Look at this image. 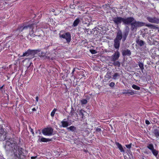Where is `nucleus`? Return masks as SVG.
<instances>
[{
    "label": "nucleus",
    "mask_w": 159,
    "mask_h": 159,
    "mask_svg": "<svg viewBox=\"0 0 159 159\" xmlns=\"http://www.w3.org/2000/svg\"><path fill=\"white\" fill-rule=\"evenodd\" d=\"M6 148L14 155L15 159H24L25 157L23 149L18 146L16 139H11L7 142Z\"/></svg>",
    "instance_id": "obj_1"
},
{
    "label": "nucleus",
    "mask_w": 159,
    "mask_h": 159,
    "mask_svg": "<svg viewBox=\"0 0 159 159\" xmlns=\"http://www.w3.org/2000/svg\"><path fill=\"white\" fill-rule=\"evenodd\" d=\"M130 25H131V30L136 31L138 27L144 25L145 23L137 21L134 18L130 17Z\"/></svg>",
    "instance_id": "obj_2"
},
{
    "label": "nucleus",
    "mask_w": 159,
    "mask_h": 159,
    "mask_svg": "<svg viewBox=\"0 0 159 159\" xmlns=\"http://www.w3.org/2000/svg\"><path fill=\"white\" fill-rule=\"evenodd\" d=\"M40 51L41 50L39 49L36 50H31L30 49H29L23 53L21 57L30 56L28 59H30L33 58L34 57L35 54Z\"/></svg>",
    "instance_id": "obj_3"
},
{
    "label": "nucleus",
    "mask_w": 159,
    "mask_h": 159,
    "mask_svg": "<svg viewBox=\"0 0 159 159\" xmlns=\"http://www.w3.org/2000/svg\"><path fill=\"white\" fill-rule=\"evenodd\" d=\"M128 34V32L127 31H125L124 32L122 35L121 31L119 30L117 31L116 33V35L115 39L120 41L122 39V41L124 42L126 39Z\"/></svg>",
    "instance_id": "obj_4"
},
{
    "label": "nucleus",
    "mask_w": 159,
    "mask_h": 159,
    "mask_svg": "<svg viewBox=\"0 0 159 159\" xmlns=\"http://www.w3.org/2000/svg\"><path fill=\"white\" fill-rule=\"evenodd\" d=\"M59 37L66 40V42L69 43L71 40V35L69 32H64L61 34L60 32L59 34Z\"/></svg>",
    "instance_id": "obj_5"
},
{
    "label": "nucleus",
    "mask_w": 159,
    "mask_h": 159,
    "mask_svg": "<svg viewBox=\"0 0 159 159\" xmlns=\"http://www.w3.org/2000/svg\"><path fill=\"white\" fill-rule=\"evenodd\" d=\"M53 130L52 127L45 128L42 130V133L44 135L50 136L53 134Z\"/></svg>",
    "instance_id": "obj_6"
},
{
    "label": "nucleus",
    "mask_w": 159,
    "mask_h": 159,
    "mask_svg": "<svg viewBox=\"0 0 159 159\" xmlns=\"http://www.w3.org/2000/svg\"><path fill=\"white\" fill-rule=\"evenodd\" d=\"M146 19L149 22L157 24L159 23V18L155 16H147Z\"/></svg>",
    "instance_id": "obj_7"
},
{
    "label": "nucleus",
    "mask_w": 159,
    "mask_h": 159,
    "mask_svg": "<svg viewBox=\"0 0 159 159\" xmlns=\"http://www.w3.org/2000/svg\"><path fill=\"white\" fill-rule=\"evenodd\" d=\"M120 56V53L118 51H117L111 57V61H116L118 59Z\"/></svg>",
    "instance_id": "obj_8"
},
{
    "label": "nucleus",
    "mask_w": 159,
    "mask_h": 159,
    "mask_svg": "<svg viewBox=\"0 0 159 159\" xmlns=\"http://www.w3.org/2000/svg\"><path fill=\"white\" fill-rule=\"evenodd\" d=\"M39 138L38 139V142H47L52 140V139H47L44 138L43 137H41L40 135L38 136Z\"/></svg>",
    "instance_id": "obj_9"
},
{
    "label": "nucleus",
    "mask_w": 159,
    "mask_h": 159,
    "mask_svg": "<svg viewBox=\"0 0 159 159\" xmlns=\"http://www.w3.org/2000/svg\"><path fill=\"white\" fill-rule=\"evenodd\" d=\"M122 17L117 16L113 18V21L116 24L118 25L122 22Z\"/></svg>",
    "instance_id": "obj_10"
},
{
    "label": "nucleus",
    "mask_w": 159,
    "mask_h": 159,
    "mask_svg": "<svg viewBox=\"0 0 159 159\" xmlns=\"http://www.w3.org/2000/svg\"><path fill=\"white\" fill-rule=\"evenodd\" d=\"M153 135L157 138L159 137V127L157 128H154L152 131Z\"/></svg>",
    "instance_id": "obj_11"
},
{
    "label": "nucleus",
    "mask_w": 159,
    "mask_h": 159,
    "mask_svg": "<svg viewBox=\"0 0 159 159\" xmlns=\"http://www.w3.org/2000/svg\"><path fill=\"white\" fill-rule=\"evenodd\" d=\"M24 30L23 26H20L16 30L14 31V34L16 36H17L19 34Z\"/></svg>",
    "instance_id": "obj_12"
},
{
    "label": "nucleus",
    "mask_w": 159,
    "mask_h": 159,
    "mask_svg": "<svg viewBox=\"0 0 159 159\" xmlns=\"http://www.w3.org/2000/svg\"><path fill=\"white\" fill-rule=\"evenodd\" d=\"M120 41L119 40L114 39V45L116 49H119L120 46Z\"/></svg>",
    "instance_id": "obj_13"
},
{
    "label": "nucleus",
    "mask_w": 159,
    "mask_h": 159,
    "mask_svg": "<svg viewBox=\"0 0 159 159\" xmlns=\"http://www.w3.org/2000/svg\"><path fill=\"white\" fill-rule=\"evenodd\" d=\"M31 29V30L30 31V36L34 37L35 36H38L39 37H40L41 36V34H39L38 35H36L35 34H34V28H33V24H32V28H31L30 29Z\"/></svg>",
    "instance_id": "obj_14"
},
{
    "label": "nucleus",
    "mask_w": 159,
    "mask_h": 159,
    "mask_svg": "<svg viewBox=\"0 0 159 159\" xmlns=\"http://www.w3.org/2000/svg\"><path fill=\"white\" fill-rule=\"evenodd\" d=\"M66 119H64L61 121V126L64 128L66 127L69 125V123L67 121H66Z\"/></svg>",
    "instance_id": "obj_15"
},
{
    "label": "nucleus",
    "mask_w": 159,
    "mask_h": 159,
    "mask_svg": "<svg viewBox=\"0 0 159 159\" xmlns=\"http://www.w3.org/2000/svg\"><path fill=\"white\" fill-rule=\"evenodd\" d=\"M136 42L140 47L143 46L145 44L144 41L139 39H137L136 40Z\"/></svg>",
    "instance_id": "obj_16"
},
{
    "label": "nucleus",
    "mask_w": 159,
    "mask_h": 159,
    "mask_svg": "<svg viewBox=\"0 0 159 159\" xmlns=\"http://www.w3.org/2000/svg\"><path fill=\"white\" fill-rule=\"evenodd\" d=\"M80 21V19L79 18H77L74 20L73 24L72 26L73 27H76L79 23Z\"/></svg>",
    "instance_id": "obj_17"
},
{
    "label": "nucleus",
    "mask_w": 159,
    "mask_h": 159,
    "mask_svg": "<svg viewBox=\"0 0 159 159\" xmlns=\"http://www.w3.org/2000/svg\"><path fill=\"white\" fill-rule=\"evenodd\" d=\"M116 144L117 147L119 148V149L120 150V152H124V150L122 145L119 143L118 142H116Z\"/></svg>",
    "instance_id": "obj_18"
},
{
    "label": "nucleus",
    "mask_w": 159,
    "mask_h": 159,
    "mask_svg": "<svg viewBox=\"0 0 159 159\" xmlns=\"http://www.w3.org/2000/svg\"><path fill=\"white\" fill-rule=\"evenodd\" d=\"M145 26L148 27L150 28L151 29H158V27H157L156 25H153L151 24H146L145 25Z\"/></svg>",
    "instance_id": "obj_19"
},
{
    "label": "nucleus",
    "mask_w": 159,
    "mask_h": 159,
    "mask_svg": "<svg viewBox=\"0 0 159 159\" xmlns=\"http://www.w3.org/2000/svg\"><path fill=\"white\" fill-rule=\"evenodd\" d=\"M122 22L123 24L126 25L129 24V17H128L126 19H124L122 18Z\"/></svg>",
    "instance_id": "obj_20"
},
{
    "label": "nucleus",
    "mask_w": 159,
    "mask_h": 159,
    "mask_svg": "<svg viewBox=\"0 0 159 159\" xmlns=\"http://www.w3.org/2000/svg\"><path fill=\"white\" fill-rule=\"evenodd\" d=\"M68 130H70L72 132H74L76 130V127L74 126H71L67 128Z\"/></svg>",
    "instance_id": "obj_21"
},
{
    "label": "nucleus",
    "mask_w": 159,
    "mask_h": 159,
    "mask_svg": "<svg viewBox=\"0 0 159 159\" xmlns=\"http://www.w3.org/2000/svg\"><path fill=\"white\" fill-rule=\"evenodd\" d=\"M113 65L116 66L120 67V63L118 61H113Z\"/></svg>",
    "instance_id": "obj_22"
},
{
    "label": "nucleus",
    "mask_w": 159,
    "mask_h": 159,
    "mask_svg": "<svg viewBox=\"0 0 159 159\" xmlns=\"http://www.w3.org/2000/svg\"><path fill=\"white\" fill-rule=\"evenodd\" d=\"M102 131V129L100 128L97 127L96 128L95 131L94 132V133H95L97 134H101Z\"/></svg>",
    "instance_id": "obj_23"
},
{
    "label": "nucleus",
    "mask_w": 159,
    "mask_h": 159,
    "mask_svg": "<svg viewBox=\"0 0 159 159\" xmlns=\"http://www.w3.org/2000/svg\"><path fill=\"white\" fill-rule=\"evenodd\" d=\"M120 77V75L118 73H115L113 76V79L114 80H116V79H118Z\"/></svg>",
    "instance_id": "obj_24"
},
{
    "label": "nucleus",
    "mask_w": 159,
    "mask_h": 159,
    "mask_svg": "<svg viewBox=\"0 0 159 159\" xmlns=\"http://www.w3.org/2000/svg\"><path fill=\"white\" fill-rule=\"evenodd\" d=\"M122 54L123 56H125L126 55L129 54V50H124L122 52Z\"/></svg>",
    "instance_id": "obj_25"
},
{
    "label": "nucleus",
    "mask_w": 159,
    "mask_h": 159,
    "mask_svg": "<svg viewBox=\"0 0 159 159\" xmlns=\"http://www.w3.org/2000/svg\"><path fill=\"white\" fill-rule=\"evenodd\" d=\"M22 26H23V27L24 30H27L28 28H29L30 29L31 28H32V24L29 25H23Z\"/></svg>",
    "instance_id": "obj_26"
},
{
    "label": "nucleus",
    "mask_w": 159,
    "mask_h": 159,
    "mask_svg": "<svg viewBox=\"0 0 159 159\" xmlns=\"http://www.w3.org/2000/svg\"><path fill=\"white\" fill-rule=\"evenodd\" d=\"M138 66L141 70H143V69H144V65L143 63L139 61L138 62Z\"/></svg>",
    "instance_id": "obj_27"
},
{
    "label": "nucleus",
    "mask_w": 159,
    "mask_h": 159,
    "mask_svg": "<svg viewBox=\"0 0 159 159\" xmlns=\"http://www.w3.org/2000/svg\"><path fill=\"white\" fill-rule=\"evenodd\" d=\"M152 153L157 158V156L158 153V152L155 149H153L152 151Z\"/></svg>",
    "instance_id": "obj_28"
},
{
    "label": "nucleus",
    "mask_w": 159,
    "mask_h": 159,
    "mask_svg": "<svg viewBox=\"0 0 159 159\" xmlns=\"http://www.w3.org/2000/svg\"><path fill=\"white\" fill-rule=\"evenodd\" d=\"M84 111L82 110H80L79 111V115L82 118H83L84 116Z\"/></svg>",
    "instance_id": "obj_29"
},
{
    "label": "nucleus",
    "mask_w": 159,
    "mask_h": 159,
    "mask_svg": "<svg viewBox=\"0 0 159 159\" xmlns=\"http://www.w3.org/2000/svg\"><path fill=\"white\" fill-rule=\"evenodd\" d=\"M147 148L151 151L154 149L153 145L152 144H149Z\"/></svg>",
    "instance_id": "obj_30"
},
{
    "label": "nucleus",
    "mask_w": 159,
    "mask_h": 159,
    "mask_svg": "<svg viewBox=\"0 0 159 159\" xmlns=\"http://www.w3.org/2000/svg\"><path fill=\"white\" fill-rule=\"evenodd\" d=\"M132 87L134 89L137 90H139L140 89V87L135 84H133Z\"/></svg>",
    "instance_id": "obj_31"
},
{
    "label": "nucleus",
    "mask_w": 159,
    "mask_h": 159,
    "mask_svg": "<svg viewBox=\"0 0 159 159\" xmlns=\"http://www.w3.org/2000/svg\"><path fill=\"white\" fill-rule=\"evenodd\" d=\"M57 110V109L56 108H54L52 111L51 113V117H53L54 116V114Z\"/></svg>",
    "instance_id": "obj_32"
},
{
    "label": "nucleus",
    "mask_w": 159,
    "mask_h": 159,
    "mask_svg": "<svg viewBox=\"0 0 159 159\" xmlns=\"http://www.w3.org/2000/svg\"><path fill=\"white\" fill-rule=\"evenodd\" d=\"M80 102L81 105L85 104L87 103V101L85 99H82L81 100Z\"/></svg>",
    "instance_id": "obj_33"
},
{
    "label": "nucleus",
    "mask_w": 159,
    "mask_h": 159,
    "mask_svg": "<svg viewBox=\"0 0 159 159\" xmlns=\"http://www.w3.org/2000/svg\"><path fill=\"white\" fill-rule=\"evenodd\" d=\"M137 93V92L136 91L130 90V95H133L134 94H136Z\"/></svg>",
    "instance_id": "obj_34"
},
{
    "label": "nucleus",
    "mask_w": 159,
    "mask_h": 159,
    "mask_svg": "<svg viewBox=\"0 0 159 159\" xmlns=\"http://www.w3.org/2000/svg\"><path fill=\"white\" fill-rule=\"evenodd\" d=\"M4 133H5V132L4 129L2 128H0V134L3 135Z\"/></svg>",
    "instance_id": "obj_35"
},
{
    "label": "nucleus",
    "mask_w": 159,
    "mask_h": 159,
    "mask_svg": "<svg viewBox=\"0 0 159 159\" xmlns=\"http://www.w3.org/2000/svg\"><path fill=\"white\" fill-rule=\"evenodd\" d=\"M29 128L30 129V132L32 133V134L33 136H34V133L33 129H32L31 128V127L30 126H29Z\"/></svg>",
    "instance_id": "obj_36"
},
{
    "label": "nucleus",
    "mask_w": 159,
    "mask_h": 159,
    "mask_svg": "<svg viewBox=\"0 0 159 159\" xmlns=\"http://www.w3.org/2000/svg\"><path fill=\"white\" fill-rule=\"evenodd\" d=\"M89 51L92 54H95L97 53L96 50L93 49L90 50Z\"/></svg>",
    "instance_id": "obj_37"
},
{
    "label": "nucleus",
    "mask_w": 159,
    "mask_h": 159,
    "mask_svg": "<svg viewBox=\"0 0 159 159\" xmlns=\"http://www.w3.org/2000/svg\"><path fill=\"white\" fill-rule=\"evenodd\" d=\"M122 93L123 94L129 93V90L124 89L122 90Z\"/></svg>",
    "instance_id": "obj_38"
},
{
    "label": "nucleus",
    "mask_w": 159,
    "mask_h": 159,
    "mask_svg": "<svg viewBox=\"0 0 159 159\" xmlns=\"http://www.w3.org/2000/svg\"><path fill=\"white\" fill-rule=\"evenodd\" d=\"M46 55V53L43 52H41V53H39V56L40 57H44Z\"/></svg>",
    "instance_id": "obj_39"
},
{
    "label": "nucleus",
    "mask_w": 159,
    "mask_h": 159,
    "mask_svg": "<svg viewBox=\"0 0 159 159\" xmlns=\"http://www.w3.org/2000/svg\"><path fill=\"white\" fill-rule=\"evenodd\" d=\"M138 76H139V74L137 73H134V74H133V77L134 78H135L136 77H137Z\"/></svg>",
    "instance_id": "obj_40"
},
{
    "label": "nucleus",
    "mask_w": 159,
    "mask_h": 159,
    "mask_svg": "<svg viewBox=\"0 0 159 159\" xmlns=\"http://www.w3.org/2000/svg\"><path fill=\"white\" fill-rule=\"evenodd\" d=\"M124 157L125 159H128V158L127 157V155L129 156V155L127 152H125L124 154Z\"/></svg>",
    "instance_id": "obj_41"
},
{
    "label": "nucleus",
    "mask_w": 159,
    "mask_h": 159,
    "mask_svg": "<svg viewBox=\"0 0 159 159\" xmlns=\"http://www.w3.org/2000/svg\"><path fill=\"white\" fill-rule=\"evenodd\" d=\"M0 91H1V93L2 94H4L5 93V90L4 89H1L0 90Z\"/></svg>",
    "instance_id": "obj_42"
},
{
    "label": "nucleus",
    "mask_w": 159,
    "mask_h": 159,
    "mask_svg": "<svg viewBox=\"0 0 159 159\" xmlns=\"http://www.w3.org/2000/svg\"><path fill=\"white\" fill-rule=\"evenodd\" d=\"M114 85L115 83L113 82H111L109 84L110 86H111V87H113L114 86Z\"/></svg>",
    "instance_id": "obj_43"
},
{
    "label": "nucleus",
    "mask_w": 159,
    "mask_h": 159,
    "mask_svg": "<svg viewBox=\"0 0 159 159\" xmlns=\"http://www.w3.org/2000/svg\"><path fill=\"white\" fill-rule=\"evenodd\" d=\"M141 70V71H142V73L143 74V75H147V73H145L144 72V69H143V70Z\"/></svg>",
    "instance_id": "obj_44"
},
{
    "label": "nucleus",
    "mask_w": 159,
    "mask_h": 159,
    "mask_svg": "<svg viewBox=\"0 0 159 159\" xmlns=\"http://www.w3.org/2000/svg\"><path fill=\"white\" fill-rule=\"evenodd\" d=\"M145 123L147 125H149L150 124V122L147 120L145 121Z\"/></svg>",
    "instance_id": "obj_45"
},
{
    "label": "nucleus",
    "mask_w": 159,
    "mask_h": 159,
    "mask_svg": "<svg viewBox=\"0 0 159 159\" xmlns=\"http://www.w3.org/2000/svg\"><path fill=\"white\" fill-rule=\"evenodd\" d=\"M37 156H32L31 157V159H35L37 158Z\"/></svg>",
    "instance_id": "obj_46"
},
{
    "label": "nucleus",
    "mask_w": 159,
    "mask_h": 159,
    "mask_svg": "<svg viewBox=\"0 0 159 159\" xmlns=\"http://www.w3.org/2000/svg\"><path fill=\"white\" fill-rule=\"evenodd\" d=\"M36 101L37 102H38L39 101V97L38 96H36L35 98Z\"/></svg>",
    "instance_id": "obj_47"
},
{
    "label": "nucleus",
    "mask_w": 159,
    "mask_h": 159,
    "mask_svg": "<svg viewBox=\"0 0 159 159\" xmlns=\"http://www.w3.org/2000/svg\"><path fill=\"white\" fill-rule=\"evenodd\" d=\"M147 33H144L142 34V36L144 37V36H146Z\"/></svg>",
    "instance_id": "obj_48"
},
{
    "label": "nucleus",
    "mask_w": 159,
    "mask_h": 159,
    "mask_svg": "<svg viewBox=\"0 0 159 159\" xmlns=\"http://www.w3.org/2000/svg\"><path fill=\"white\" fill-rule=\"evenodd\" d=\"M5 86V85L3 84L2 86L0 87V90L3 89V87Z\"/></svg>",
    "instance_id": "obj_49"
},
{
    "label": "nucleus",
    "mask_w": 159,
    "mask_h": 159,
    "mask_svg": "<svg viewBox=\"0 0 159 159\" xmlns=\"http://www.w3.org/2000/svg\"><path fill=\"white\" fill-rule=\"evenodd\" d=\"M32 111H36V109L35 108H34L32 109Z\"/></svg>",
    "instance_id": "obj_50"
},
{
    "label": "nucleus",
    "mask_w": 159,
    "mask_h": 159,
    "mask_svg": "<svg viewBox=\"0 0 159 159\" xmlns=\"http://www.w3.org/2000/svg\"><path fill=\"white\" fill-rule=\"evenodd\" d=\"M126 147L128 148H129V144L126 145Z\"/></svg>",
    "instance_id": "obj_51"
},
{
    "label": "nucleus",
    "mask_w": 159,
    "mask_h": 159,
    "mask_svg": "<svg viewBox=\"0 0 159 159\" xmlns=\"http://www.w3.org/2000/svg\"><path fill=\"white\" fill-rule=\"evenodd\" d=\"M75 71V69H74L72 72V73L73 74L74 73V72Z\"/></svg>",
    "instance_id": "obj_52"
},
{
    "label": "nucleus",
    "mask_w": 159,
    "mask_h": 159,
    "mask_svg": "<svg viewBox=\"0 0 159 159\" xmlns=\"http://www.w3.org/2000/svg\"><path fill=\"white\" fill-rule=\"evenodd\" d=\"M84 151L85 152H87V151H86V150H84Z\"/></svg>",
    "instance_id": "obj_53"
},
{
    "label": "nucleus",
    "mask_w": 159,
    "mask_h": 159,
    "mask_svg": "<svg viewBox=\"0 0 159 159\" xmlns=\"http://www.w3.org/2000/svg\"><path fill=\"white\" fill-rule=\"evenodd\" d=\"M107 4H106L105 5H104L103 6V7L104 6H107Z\"/></svg>",
    "instance_id": "obj_54"
},
{
    "label": "nucleus",
    "mask_w": 159,
    "mask_h": 159,
    "mask_svg": "<svg viewBox=\"0 0 159 159\" xmlns=\"http://www.w3.org/2000/svg\"><path fill=\"white\" fill-rule=\"evenodd\" d=\"M131 143H130V145H129V146H130V148H131Z\"/></svg>",
    "instance_id": "obj_55"
},
{
    "label": "nucleus",
    "mask_w": 159,
    "mask_h": 159,
    "mask_svg": "<svg viewBox=\"0 0 159 159\" xmlns=\"http://www.w3.org/2000/svg\"><path fill=\"white\" fill-rule=\"evenodd\" d=\"M148 77H149L148 78H150V76L149 75H148Z\"/></svg>",
    "instance_id": "obj_56"
},
{
    "label": "nucleus",
    "mask_w": 159,
    "mask_h": 159,
    "mask_svg": "<svg viewBox=\"0 0 159 159\" xmlns=\"http://www.w3.org/2000/svg\"><path fill=\"white\" fill-rule=\"evenodd\" d=\"M130 54H131V53H130H130H129L130 55Z\"/></svg>",
    "instance_id": "obj_57"
}]
</instances>
